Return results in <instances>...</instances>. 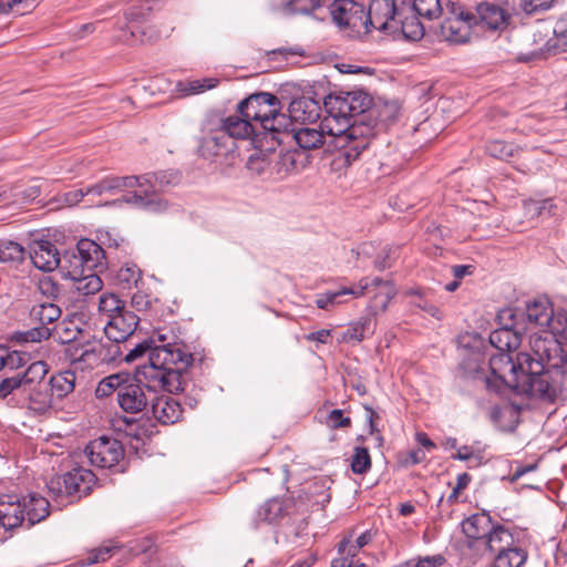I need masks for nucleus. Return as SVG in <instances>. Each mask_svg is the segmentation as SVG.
Here are the masks:
<instances>
[{"mask_svg": "<svg viewBox=\"0 0 567 567\" xmlns=\"http://www.w3.org/2000/svg\"><path fill=\"white\" fill-rule=\"evenodd\" d=\"M147 343L150 344L151 352L148 357V364H152V357L157 350H167L174 357L178 354L179 358H172L173 360L168 361L163 364V369H166L167 371H175L178 374H182V372L190 365L193 361V355L190 353H187L184 351L183 346L178 342H171L169 338L166 333H164L162 330L155 331L148 339Z\"/></svg>", "mask_w": 567, "mask_h": 567, "instance_id": "16", "label": "nucleus"}, {"mask_svg": "<svg viewBox=\"0 0 567 567\" xmlns=\"http://www.w3.org/2000/svg\"><path fill=\"white\" fill-rule=\"evenodd\" d=\"M84 453L90 463L100 468H111L124 457V449L121 442L107 436L91 441Z\"/></svg>", "mask_w": 567, "mask_h": 567, "instance_id": "15", "label": "nucleus"}, {"mask_svg": "<svg viewBox=\"0 0 567 567\" xmlns=\"http://www.w3.org/2000/svg\"><path fill=\"white\" fill-rule=\"evenodd\" d=\"M218 81L213 78H207L203 80H192L186 82H178L176 84V90L183 96L198 94L206 90L213 89L217 85Z\"/></svg>", "mask_w": 567, "mask_h": 567, "instance_id": "41", "label": "nucleus"}, {"mask_svg": "<svg viewBox=\"0 0 567 567\" xmlns=\"http://www.w3.org/2000/svg\"><path fill=\"white\" fill-rule=\"evenodd\" d=\"M23 388V383L17 373L13 377L6 378L0 382V399H6L9 396L13 391Z\"/></svg>", "mask_w": 567, "mask_h": 567, "instance_id": "54", "label": "nucleus"}, {"mask_svg": "<svg viewBox=\"0 0 567 567\" xmlns=\"http://www.w3.org/2000/svg\"><path fill=\"white\" fill-rule=\"evenodd\" d=\"M280 102L271 93L260 92L248 96L238 104V112L257 124L261 132L269 123V117L276 112Z\"/></svg>", "mask_w": 567, "mask_h": 567, "instance_id": "14", "label": "nucleus"}, {"mask_svg": "<svg viewBox=\"0 0 567 567\" xmlns=\"http://www.w3.org/2000/svg\"><path fill=\"white\" fill-rule=\"evenodd\" d=\"M72 279L76 281V290L83 296L94 295L103 287L102 279L93 271H84L82 276Z\"/></svg>", "mask_w": 567, "mask_h": 567, "instance_id": "40", "label": "nucleus"}, {"mask_svg": "<svg viewBox=\"0 0 567 567\" xmlns=\"http://www.w3.org/2000/svg\"><path fill=\"white\" fill-rule=\"evenodd\" d=\"M27 408L32 413L43 415L50 412L54 406V396L49 388V384H40L27 389Z\"/></svg>", "mask_w": 567, "mask_h": 567, "instance_id": "28", "label": "nucleus"}, {"mask_svg": "<svg viewBox=\"0 0 567 567\" xmlns=\"http://www.w3.org/2000/svg\"><path fill=\"white\" fill-rule=\"evenodd\" d=\"M104 250L91 239H81L76 248L66 251L63 262H68V272L72 278L82 276L84 271L104 268Z\"/></svg>", "mask_w": 567, "mask_h": 567, "instance_id": "9", "label": "nucleus"}, {"mask_svg": "<svg viewBox=\"0 0 567 567\" xmlns=\"http://www.w3.org/2000/svg\"><path fill=\"white\" fill-rule=\"evenodd\" d=\"M331 567H365V564L360 558H336Z\"/></svg>", "mask_w": 567, "mask_h": 567, "instance_id": "64", "label": "nucleus"}, {"mask_svg": "<svg viewBox=\"0 0 567 567\" xmlns=\"http://www.w3.org/2000/svg\"><path fill=\"white\" fill-rule=\"evenodd\" d=\"M498 318L501 321L508 320V322L491 332L489 342L499 352L509 353L516 350L522 342L516 315L512 309H504L499 312Z\"/></svg>", "mask_w": 567, "mask_h": 567, "instance_id": "18", "label": "nucleus"}, {"mask_svg": "<svg viewBox=\"0 0 567 567\" xmlns=\"http://www.w3.org/2000/svg\"><path fill=\"white\" fill-rule=\"evenodd\" d=\"M75 381V373L71 370H64L51 375L47 384H49L53 396L61 400L74 391Z\"/></svg>", "mask_w": 567, "mask_h": 567, "instance_id": "32", "label": "nucleus"}, {"mask_svg": "<svg viewBox=\"0 0 567 567\" xmlns=\"http://www.w3.org/2000/svg\"><path fill=\"white\" fill-rule=\"evenodd\" d=\"M554 207L555 205L553 204L551 199H545L543 202H530L527 205L528 210L534 212L537 215H544L545 213L551 215Z\"/></svg>", "mask_w": 567, "mask_h": 567, "instance_id": "59", "label": "nucleus"}, {"mask_svg": "<svg viewBox=\"0 0 567 567\" xmlns=\"http://www.w3.org/2000/svg\"><path fill=\"white\" fill-rule=\"evenodd\" d=\"M495 554L493 567H522L527 560V553L523 548L514 545V536L509 532V539L498 548L486 550V556Z\"/></svg>", "mask_w": 567, "mask_h": 567, "instance_id": "23", "label": "nucleus"}, {"mask_svg": "<svg viewBox=\"0 0 567 567\" xmlns=\"http://www.w3.org/2000/svg\"><path fill=\"white\" fill-rule=\"evenodd\" d=\"M475 20L476 17L465 12L457 2L447 1L445 19L441 24V34L449 42L465 43L470 39V29Z\"/></svg>", "mask_w": 567, "mask_h": 567, "instance_id": "11", "label": "nucleus"}, {"mask_svg": "<svg viewBox=\"0 0 567 567\" xmlns=\"http://www.w3.org/2000/svg\"><path fill=\"white\" fill-rule=\"evenodd\" d=\"M30 315L42 327L27 331L24 340L35 342L48 339L51 336V329L45 326L53 323L61 317V309L53 302H41L32 307Z\"/></svg>", "mask_w": 567, "mask_h": 567, "instance_id": "19", "label": "nucleus"}, {"mask_svg": "<svg viewBox=\"0 0 567 567\" xmlns=\"http://www.w3.org/2000/svg\"><path fill=\"white\" fill-rule=\"evenodd\" d=\"M320 106L311 99H299L290 104L291 117L301 122H313L319 117Z\"/></svg>", "mask_w": 567, "mask_h": 567, "instance_id": "34", "label": "nucleus"}, {"mask_svg": "<svg viewBox=\"0 0 567 567\" xmlns=\"http://www.w3.org/2000/svg\"><path fill=\"white\" fill-rule=\"evenodd\" d=\"M567 49V16L561 17L555 23L553 29V37L549 38L540 51H534L527 54H520L518 60L520 62H529L540 56L555 55Z\"/></svg>", "mask_w": 567, "mask_h": 567, "instance_id": "22", "label": "nucleus"}, {"mask_svg": "<svg viewBox=\"0 0 567 567\" xmlns=\"http://www.w3.org/2000/svg\"><path fill=\"white\" fill-rule=\"evenodd\" d=\"M291 126V120L286 114L279 112V106L276 107L274 115L269 117V123L264 126L261 134H279L286 133Z\"/></svg>", "mask_w": 567, "mask_h": 567, "instance_id": "46", "label": "nucleus"}, {"mask_svg": "<svg viewBox=\"0 0 567 567\" xmlns=\"http://www.w3.org/2000/svg\"><path fill=\"white\" fill-rule=\"evenodd\" d=\"M24 248L17 241L0 239V262L22 261Z\"/></svg>", "mask_w": 567, "mask_h": 567, "instance_id": "45", "label": "nucleus"}, {"mask_svg": "<svg viewBox=\"0 0 567 567\" xmlns=\"http://www.w3.org/2000/svg\"><path fill=\"white\" fill-rule=\"evenodd\" d=\"M107 360L109 358L105 354V348L102 343H94L90 346L83 350L78 359L79 362L83 363L87 368H96Z\"/></svg>", "mask_w": 567, "mask_h": 567, "instance_id": "43", "label": "nucleus"}, {"mask_svg": "<svg viewBox=\"0 0 567 567\" xmlns=\"http://www.w3.org/2000/svg\"><path fill=\"white\" fill-rule=\"evenodd\" d=\"M49 370V365L42 360L32 362L23 372L18 373L23 383V389L27 390L47 383L44 379Z\"/></svg>", "mask_w": 567, "mask_h": 567, "instance_id": "35", "label": "nucleus"}, {"mask_svg": "<svg viewBox=\"0 0 567 567\" xmlns=\"http://www.w3.org/2000/svg\"><path fill=\"white\" fill-rule=\"evenodd\" d=\"M332 21L340 29H350L360 32L364 29V7L353 0H333L328 4Z\"/></svg>", "mask_w": 567, "mask_h": 567, "instance_id": "17", "label": "nucleus"}, {"mask_svg": "<svg viewBox=\"0 0 567 567\" xmlns=\"http://www.w3.org/2000/svg\"><path fill=\"white\" fill-rule=\"evenodd\" d=\"M114 550H115L114 546H103V547L96 548L91 553L90 560H91V563L105 561L106 559H109L112 556Z\"/></svg>", "mask_w": 567, "mask_h": 567, "instance_id": "61", "label": "nucleus"}, {"mask_svg": "<svg viewBox=\"0 0 567 567\" xmlns=\"http://www.w3.org/2000/svg\"><path fill=\"white\" fill-rule=\"evenodd\" d=\"M49 501L35 493L27 496L3 494L0 496V525L13 529L27 525L33 526L49 516Z\"/></svg>", "mask_w": 567, "mask_h": 567, "instance_id": "5", "label": "nucleus"}, {"mask_svg": "<svg viewBox=\"0 0 567 567\" xmlns=\"http://www.w3.org/2000/svg\"><path fill=\"white\" fill-rule=\"evenodd\" d=\"M163 391H154L150 401L153 417L161 424H174L178 422L183 414L181 403L169 394Z\"/></svg>", "mask_w": 567, "mask_h": 567, "instance_id": "21", "label": "nucleus"}, {"mask_svg": "<svg viewBox=\"0 0 567 567\" xmlns=\"http://www.w3.org/2000/svg\"><path fill=\"white\" fill-rule=\"evenodd\" d=\"M224 126L228 136L237 140L251 138L254 143L260 141L261 132L250 118L241 115L238 111L224 120H218Z\"/></svg>", "mask_w": 567, "mask_h": 567, "instance_id": "26", "label": "nucleus"}, {"mask_svg": "<svg viewBox=\"0 0 567 567\" xmlns=\"http://www.w3.org/2000/svg\"><path fill=\"white\" fill-rule=\"evenodd\" d=\"M146 351L151 352L150 344L147 343V340H144L143 342L136 344L133 349H131L124 357V360L126 362H133L136 359L141 358Z\"/></svg>", "mask_w": 567, "mask_h": 567, "instance_id": "60", "label": "nucleus"}, {"mask_svg": "<svg viewBox=\"0 0 567 567\" xmlns=\"http://www.w3.org/2000/svg\"><path fill=\"white\" fill-rule=\"evenodd\" d=\"M117 281L124 289H130L136 286L142 278L140 268L134 264H126L117 271Z\"/></svg>", "mask_w": 567, "mask_h": 567, "instance_id": "47", "label": "nucleus"}, {"mask_svg": "<svg viewBox=\"0 0 567 567\" xmlns=\"http://www.w3.org/2000/svg\"><path fill=\"white\" fill-rule=\"evenodd\" d=\"M327 425L331 429L348 427L351 419L343 415L342 410H332L327 417Z\"/></svg>", "mask_w": 567, "mask_h": 567, "instance_id": "55", "label": "nucleus"}, {"mask_svg": "<svg viewBox=\"0 0 567 567\" xmlns=\"http://www.w3.org/2000/svg\"><path fill=\"white\" fill-rule=\"evenodd\" d=\"M128 380V373H115L103 378L95 389V395L99 399L106 398L116 392L120 396V388Z\"/></svg>", "mask_w": 567, "mask_h": 567, "instance_id": "37", "label": "nucleus"}, {"mask_svg": "<svg viewBox=\"0 0 567 567\" xmlns=\"http://www.w3.org/2000/svg\"><path fill=\"white\" fill-rule=\"evenodd\" d=\"M371 104V96L361 90L330 93L323 102L327 116L320 128H292V136L303 150L318 148L324 143V135L333 136L343 162L351 165L370 145L372 130L358 124L355 117L365 113Z\"/></svg>", "mask_w": 567, "mask_h": 567, "instance_id": "1", "label": "nucleus"}, {"mask_svg": "<svg viewBox=\"0 0 567 567\" xmlns=\"http://www.w3.org/2000/svg\"><path fill=\"white\" fill-rule=\"evenodd\" d=\"M141 319L132 310L123 309L113 318L107 319L104 326L106 338L115 343L126 341L137 329Z\"/></svg>", "mask_w": 567, "mask_h": 567, "instance_id": "20", "label": "nucleus"}, {"mask_svg": "<svg viewBox=\"0 0 567 567\" xmlns=\"http://www.w3.org/2000/svg\"><path fill=\"white\" fill-rule=\"evenodd\" d=\"M29 254L34 267L42 271H53L63 261L55 245L50 240L33 241Z\"/></svg>", "mask_w": 567, "mask_h": 567, "instance_id": "24", "label": "nucleus"}, {"mask_svg": "<svg viewBox=\"0 0 567 567\" xmlns=\"http://www.w3.org/2000/svg\"><path fill=\"white\" fill-rule=\"evenodd\" d=\"M357 544L353 542V534L344 536L339 545H338V558H358V554L360 551V547L355 546Z\"/></svg>", "mask_w": 567, "mask_h": 567, "instance_id": "51", "label": "nucleus"}, {"mask_svg": "<svg viewBox=\"0 0 567 567\" xmlns=\"http://www.w3.org/2000/svg\"><path fill=\"white\" fill-rule=\"evenodd\" d=\"M373 332V320L371 316L360 318L357 322L352 323L344 338L349 341H362L368 334Z\"/></svg>", "mask_w": 567, "mask_h": 567, "instance_id": "42", "label": "nucleus"}, {"mask_svg": "<svg viewBox=\"0 0 567 567\" xmlns=\"http://www.w3.org/2000/svg\"><path fill=\"white\" fill-rule=\"evenodd\" d=\"M371 468V457L367 447H354L351 470L355 474H364Z\"/></svg>", "mask_w": 567, "mask_h": 567, "instance_id": "48", "label": "nucleus"}, {"mask_svg": "<svg viewBox=\"0 0 567 567\" xmlns=\"http://www.w3.org/2000/svg\"><path fill=\"white\" fill-rule=\"evenodd\" d=\"M4 361L6 368L16 370L27 363V357L23 352L10 351L7 347H4Z\"/></svg>", "mask_w": 567, "mask_h": 567, "instance_id": "53", "label": "nucleus"}, {"mask_svg": "<svg viewBox=\"0 0 567 567\" xmlns=\"http://www.w3.org/2000/svg\"><path fill=\"white\" fill-rule=\"evenodd\" d=\"M290 508V499L272 497L266 501L259 506L252 517L254 528H258L260 523L278 524L286 515H289Z\"/></svg>", "mask_w": 567, "mask_h": 567, "instance_id": "25", "label": "nucleus"}, {"mask_svg": "<svg viewBox=\"0 0 567 567\" xmlns=\"http://www.w3.org/2000/svg\"><path fill=\"white\" fill-rule=\"evenodd\" d=\"M370 291H375L373 302L370 306L373 311H384L388 308L390 300L395 296L396 292L394 286L389 281H383L379 277H365L362 278L358 285L353 287L319 293L317 295L315 302L319 309L329 310L330 308L342 303L343 300L341 298L343 296H352L354 298H359Z\"/></svg>", "mask_w": 567, "mask_h": 567, "instance_id": "7", "label": "nucleus"}, {"mask_svg": "<svg viewBox=\"0 0 567 567\" xmlns=\"http://www.w3.org/2000/svg\"><path fill=\"white\" fill-rule=\"evenodd\" d=\"M203 132L205 133L202 143L204 153H207L208 155H218L223 152H228L231 148V137L228 136V133L219 121H217L216 128H213V122L208 121L203 128Z\"/></svg>", "mask_w": 567, "mask_h": 567, "instance_id": "27", "label": "nucleus"}, {"mask_svg": "<svg viewBox=\"0 0 567 567\" xmlns=\"http://www.w3.org/2000/svg\"><path fill=\"white\" fill-rule=\"evenodd\" d=\"M172 174H169V177ZM172 183L166 172L146 174L143 176L105 177L95 185L85 188L87 196H102L126 192L122 200L136 208L152 213H161L167 209V202L157 192Z\"/></svg>", "mask_w": 567, "mask_h": 567, "instance_id": "3", "label": "nucleus"}, {"mask_svg": "<svg viewBox=\"0 0 567 567\" xmlns=\"http://www.w3.org/2000/svg\"><path fill=\"white\" fill-rule=\"evenodd\" d=\"M555 0H519V7L526 14L544 12L553 8Z\"/></svg>", "mask_w": 567, "mask_h": 567, "instance_id": "50", "label": "nucleus"}, {"mask_svg": "<svg viewBox=\"0 0 567 567\" xmlns=\"http://www.w3.org/2000/svg\"><path fill=\"white\" fill-rule=\"evenodd\" d=\"M329 0H287L280 6V11L285 16H310L313 14L316 18L319 17L316 12L323 6L328 4Z\"/></svg>", "mask_w": 567, "mask_h": 567, "instance_id": "31", "label": "nucleus"}, {"mask_svg": "<svg viewBox=\"0 0 567 567\" xmlns=\"http://www.w3.org/2000/svg\"><path fill=\"white\" fill-rule=\"evenodd\" d=\"M547 333V336L530 337L532 353H526L529 358L528 365L536 367L537 371H542L545 367H560L561 363V348L555 339L556 334Z\"/></svg>", "mask_w": 567, "mask_h": 567, "instance_id": "12", "label": "nucleus"}, {"mask_svg": "<svg viewBox=\"0 0 567 567\" xmlns=\"http://www.w3.org/2000/svg\"><path fill=\"white\" fill-rule=\"evenodd\" d=\"M525 316L529 323L546 328L545 332L560 334L566 328V317L555 316L553 305L546 298H537L527 302Z\"/></svg>", "mask_w": 567, "mask_h": 567, "instance_id": "13", "label": "nucleus"}, {"mask_svg": "<svg viewBox=\"0 0 567 567\" xmlns=\"http://www.w3.org/2000/svg\"><path fill=\"white\" fill-rule=\"evenodd\" d=\"M466 548L473 563L486 557V550L498 548L509 539V529L495 522L486 511L475 513L461 522Z\"/></svg>", "mask_w": 567, "mask_h": 567, "instance_id": "4", "label": "nucleus"}, {"mask_svg": "<svg viewBox=\"0 0 567 567\" xmlns=\"http://www.w3.org/2000/svg\"><path fill=\"white\" fill-rule=\"evenodd\" d=\"M174 354L167 350H157L152 357V364L143 365L135 377L128 374V380L120 388L117 403L127 413H140L148 405L154 391L177 393L184 390V379L175 371L163 369ZM175 358H179L178 354Z\"/></svg>", "mask_w": 567, "mask_h": 567, "instance_id": "2", "label": "nucleus"}, {"mask_svg": "<svg viewBox=\"0 0 567 567\" xmlns=\"http://www.w3.org/2000/svg\"><path fill=\"white\" fill-rule=\"evenodd\" d=\"M398 32L408 40L417 41L424 35V27L415 16L398 18Z\"/></svg>", "mask_w": 567, "mask_h": 567, "instance_id": "38", "label": "nucleus"}, {"mask_svg": "<svg viewBox=\"0 0 567 567\" xmlns=\"http://www.w3.org/2000/svg\"><path fill=\"white\" fill-rule=\"evenodd\" d=\"M529 358L526 352H519L514 359L509 353L498 352L489 359L492 377L486 378V386L495 392L501 391L503 385L517 388L524 368L528 365Z\"/></svg>", "mask_w": 567, "mask_h": 567, "instance_id": "8", "label": "nucleus"}, {"mask_svg": "<svg viewBox=\"0 0 567 567\" xmlns=\"http://www.w3.org/2000/svg\"><path fill=\"white\" fill-rule=\"evenodd\" d=\"M412 7L419 17L427 20L437 19L446 13V8L443 9L440 0H413Z\"/></svg>", "mask_w": 567, "mask_h": 567, "instance_id": "39", "label": "nucleus"}, {"mask_svg": "<svg viewBox=\"0 0 567 567\" xmlns=\"http://www.w3.org/2000/svg\"><path fill=\"white\" fill-rule=\"evenodd\" d=\"M481 22L489 30H503L507 27L511 16L497 4L482 3L477 8Z\"/></svg>", "mask_w": 567, "mask_h": 567, "instance_id": "30", "label": "nucleus"}, {"mask_svg": "<svg viewBox=\"0 0 567 567\" xmlns=\"http://www.w3.org/2000/svg\"><path fill=\"white\" fill-rule=\"evenodd\" d=\"M125 303L123 300L118 298L117 295L112 292H103L99 297V313L102 318L107 319L113 318L117 313H120L123 309H125Z\"/></svg>", "mask_w": 567, "mask_h": 567, "instance_id": "36", "label": "nucleus"}, {"mask_svg": "<svg viewBox=\"0 0 567 567\" xmlns=\"http://www.w3.org/2000/svg\"><path fill=\"white\" fill-rule=\"evenodd\" d=\"M446 559L443 555L436 554L433 556L416 557L406 560L410 567H442Z\"/></svg>", "mask_w": 567, "mask_h": 567, "instance_id": "52", "label": "nucleus"}, {"mask_svg": "<svg viewBox=\"0 0 567 567\" xmlns=\"http://www.w3.org/2000/svg\"><path fill=\"white\" fill-rule=\"evenodd\" d=\"M472 477L467 473H462L456 478V485L453 487L452 493L447 497L449 503H455L460 493L465 489L471 483Z\"/></svg>", "mask_w": 567, "mask_h": 567, "instance_id": "57", "label": "nucleus"}, {"mask_svg": "<svg viewBox=\"0 0 567 567\" xmlns=\"http://www.w3.org/2000/svg\"><path fill=\"white\" fill-rule=\"evenodd\" d=\"M47 486L49 493L58 504L64 505L72 502L73 498L70 491L68 489V485L65 484V478L63 475H56L52 477Z\"/></svg>", "mask_w": 567, "mask_h": 567, "instance_id": "44", "label": "nucleus"}, {"mask_svg": "<svg viewBox=\"0 0 567 567\" xmlns=\"http://www.w3.org/2000/svg\"><path fill=\"white\" fill-rule=\"evenodd\" d=\"M269 165V161L259 154L250 155L247 161V168L257 174L262 175Z\"/></svg>", "mask_w": 567, "mask_h": 567, "instance_id": "56", "label": "nucleus"}, {"mask_svg": "<svg viewBox=\"0 0 567 567\" xmlns=\"http://www.w3.org/2000/svg\"><path fill=\"white\" fill-rule=\"evenodd\" d=\"M486 153L495 158L507 161L515 155V147L503 141H491L485 146Z\"/></svg>", "mask_w": 567, "mask_h": 567, "instance_id": "49", "label": "nucleus"}, {"mask_svg": "<svg viewBox=\"0 0 567 567\" xmlns=\"http://www.w3.org/2000/svg\"><path fill=\"white\" fill-rule=\"evenodd\" d=\"M330 337H331V330H329V329H321V330H318V331H315V332H311V333L307 334L305 338L308 341H315V342H318V343L326 344V343L329 342Z\"/></svg>", "mask_w": 567, "mask_h": 567, "instance_id": "63", "label": "nucleus"}, {"mask_svg": "<svg viewBox=\"0 0 567 567\" xmlns=\"http://www.w3.org/2000/svg\"><path fill=\"white\" fill-rule=\"evenodd\" d=\"M39 289L43 295L53 298H56L60 292L59 286L55 285L51 279L41 280L39 284Z\"/></svg>", "mask_w": 567, "mask_h": 567, "instance_id": "62", "label": "nucleus"}, {"mask_svg": "<svg viewBox=\"0 0 567 567\" xmlns=\"http://www.w3.org/2000/svg\"><path fill=\"white\" fill-rule=\"evenodd\" d=\"M409 9L406 3L401 0H371L369 10L365 12L364 29L369 31V25L373 29L395 34L398 33V18L403 16L404 10Z\"/></svg>", "mask_w": 567, "mask_h": 567, "instance_id": "10", "label": "nucleus"}, {"mask_svg": "<svg viewBox=\"0 0 567 567\" xmlns=\"http://www.w3.org/2000/svg\"><path fill=\"white\" fill-rule=\"evenodd\" d=\"M62 475L65 478V484L68 485V489L70 491L72 498H74L75 495L81 497L82 495L87 494L91 489V484L95 478L92 471L83 467H74L72 471Z\"/></svg>", "mask_w": 567, "mask_h": 567, "instance_id": "29", "label": "nucleus"}, {"mask_svg": "<svg viewBox=\"0 0 567 567\" xmlns=\"http://www.w3.org/2000/svg\"><path fill=\"white\" fill-rule=\"evenodd\" d=\"M131 37L140 42H151L159 38V33L152 25L145 24V20H140L138 13L131 11L128 13V24Z\"/></svg>", "mask_w": 567, "mask_h": 567, "instance_id": "33", "label": "nucleus"}, {"mask_svg": "<svg viewBox=\"0 0 567 567\" xmlns=\"http://www.w3.org/2000/svg\"><path fill=\"white\" fill-rule=\"evenodd\" d=\"M453 460H460L465 462H474V465L480 464L481 457L473 453L472 447L467 445L461 446L455 454L452 455Z\"/></svg>", "mask_w": 567, "mask_h": 567, "instance_id": "58", "label": "nucleus"}, {"mask_svg": "<svg viewBox=\"0 0 567 567\" xmlns=\"http://www.w3.org/2000/svg\"><path fill=\"white\" fill-rule=\"evenodd\" d=\"M516 390L553 402L567 395V372L561 367H545L542 371L524 368Z\"/></svg>", "mask_w": 567, "mask_h": 567, "instance_id": "6", "label": "nucleus"}]
</instances>
